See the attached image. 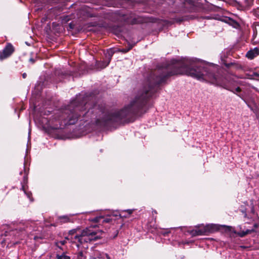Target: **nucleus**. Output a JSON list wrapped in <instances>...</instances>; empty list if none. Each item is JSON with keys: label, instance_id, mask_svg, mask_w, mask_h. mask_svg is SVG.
Listing matches in <instances>:
<instances>
[{"label": "nucleus", "instance_id": "1", "mask_svg": "<svg viewBox=\"0 0 259 259\" xmlns=\"http://www.w3.org/2000/svg\"><path fill=\"white\" fill-rule=\"evenodd\" d=\"M174 75L173 59L170 65L158 67L152 72L143 81L135 99L120 110L109 109L105 103L96 102V97L92 94H79L65 108L58 111L50 120L42 118L41 126L58 130L78 121L80 124L87 122L101 127L133 122L137 116L146 112L148 101L157 92L159 85Z\"/></svg>", "mask_w": 259, "mask_h": 259}, {"label": "nucleus", "instance_id": "2", "mask_svg": "<svg viewBox=\"0 0 259 259\" xmlns=\"http://www.w3.org/2000/svg\"><path fill=\"white\" fill-rule=\"evenodd\" d=\"M103 232L101 230L97 231L93 230L91 228H86L83 230L80 235H76L74 237L80 244L96 241L101 238Z\"/></svg>", "mask_w": 259, "mask_h": 259}, {"label": "nucleus", "instance_id": "3", "mask_svg": "<svg viewBox=\"0 0 259 259\" xmlns=\"http://www.w3.org/2000/svg\"><path fill=\"white\" fill-rule=\"evenodd\" d=\"M242 71L245 73L246 78L250 79L259 80V72L255 68H252L243 64Z\"/></svg>", "mask_w": 259, "mask_h": 259}, {"label": "nucleus", "instance_id": "4", "mask_svg": "<svg viewBox=\"0 0 259 259\" xmlns=\"http://www.w3.org/2000/svg\"><path fill=\"white\" fill-rule=\"evenodd\" d=\"M214 226L213 225H206L201 229H196L195 230H192L190 231V233L192 236H198L205 234L207 233L212 232L214 229Z\"/></svg>", "mask_w": 259, "mask_h": 259}, {"label": "nucleus", "instance_id": "5", "mask_svg": "<svg viewBox=\"0 0 259 259\" xmlns=\"http://www.w3.org/2000/svg\"><path fill=\"white\" fill-rule=\"evenodd\" d=\"M14 51L13 46L10 43L7 44L4 49L0 51V60L3 61L10 57Z\"/></svg>", "mask_w": 259, "mask_h": 259}, {"label": "nucleus", "instance_id": "6", "mask_svg": "<svg viewBox=\"0 0 259 259\" xmlns=\"http://www.w3.org/2000/svg\"><path fill=\"white\" fill-rule=\"evenodd\" d=\"M81 14H82L84 17H96L99 16V13L95 12L93 8H90L85 6L81 8Z\"/></svg>", "mask_w": 259, "mask_h": 259}, {"label": "nucleus", "instance_id": "7", "mask_svg": "<svg viewBox=\"0 0 259 259\" xmlns=\"http://www.w3.org/2000/svg\"><path fill=\"white\" fill-rule=\"evenodd\" d=\"M258 56H259V46L250 49L245 55V57L249 60H253Z\"/></svg>", "mask_w": 259, "mask_h": 259}, {"label": "nucleus", "instance_id": "8", "mask_svg": "<svg viewBox=\"0 0 259 259\" xmlns=\"http://www.w3.org/2000/svg\"><path fill=\"white\" fill-rule=\"evenodd\" d=\"M222 63L224 64L227 68H230L232 66L236 69H240L241 70L243 69V64H240L234 62L227 63V62L223 59H222Z\"/></svg>", "mask_w": 259, "mask_h": 259}, {"label": "nucleus", "instance_id": "9", "mask_svg": "<svg viewBox=\"0 0 259 259\" xmlns=\"http://www.w3.org/2000/svg\"><path fill=\"white\" fill-rule=\"evenodd\" d=\"M253 0H242L239 2L240 7L242 10H248L252 5Z\"/></svg>", "mask_w": 259, "mask_h": 259}, {"label": "nucleus", "instance_id": "10", "mask_svg": "<svg viewBox=\"0 0 259 259\" xmlns=\"http://www.w3.org/2000/svg\"><path fill=\"white\" fill-rule=\"evenodd\" d=\"M223 21L234 28H237L239 27V24L236 21L230 18H225L223 19Z\"/></svg>", "mask_w": 259, "mask_h": 259}, {"label": "nucleus", "instance_id": "11", "mask_svg": "<svg viewBox=\"0 0 259 259\" xmlns=\"http://www.w3.org/2000/svg\"><path fill=\"white\" fill-rule=\"evenodd\" d=\"M135 210V209L122 210H121L118 215L120 218H128L131 214L133 213Z\"/></svg>", "mask_w": 259, "mask_h": 259}, {"label": "nucleus", "instance_id": "12", "mask_svg": "<svg viewBox=\"0 0 259 259\" xmlns=\"http://www.w3.org/2000/svg\"><path fill=\"white\" fill-rule=\"evenodd\" d=\"M24 175L23 176V182H21L22 188L24 190V192L25 193V194H28L26 193V192L25 191V190H24V187H25V185H26L27 183V180H28L27 175H28V170H26V169L25 167V166H24Z\"/></svg>", "mask_w": 259, "mask_h": 259}, {"label": "nucleus", "instance_id": "13", "mask_svg": "<svg viewBox=\"0 0 259 259\" xmlns=\"http://www.w3.org/2000/svg\"><path fill=\"white\" fill-rule=\"evenodd\" d=\"M255 232V230L254 229H247L245 231H241L239 232L237 234L239 236L241 237H244L247 234H251L252 232Z\"/></svg>", "mask_w": 259, "mask_h": 259}, {"label": "nucleus", "instance_id": "14", "mask_svg": "<svg viewBox=\"0 0 259 259\" xmlns=\"http://www.w3.org/2000/svg\"><path fill=\"white\" fill-rule=\"evenodd\" d=\"M71 216V215H62V216L58 217V220L60 221V222L61 223H66L70 222L71 221L70 218Z\"/></svg>", "mask_w": 259, "mask_h": 259}, {"label": "nucleus", "instance_id": "15", "mask_svg": "<svg viewBox=\"0 0 259 259\" xmlns=\"http://www.w3.org/2000/svg\"><path fill=\"white\" fill-rule=\"evenodd\" d=\"M110 63L109 60H107L106 61H102L98 63L97 65L98 66L100 67L101 69H103L107 67Z\"/></svg>", "mask_w": 259, "mask_h": 259}, {"label": "nucleus", "instance_id": "16", "mask_svg": "<svg viewBox=\"0 0 259 259\" xmlns=\"http://www.w3.org/2000/svg\"><path fill=\"white\" fill-rule=\"evenodd\" d=\"M114 54V52L112 50H107V53L106 54V57L108 58V60L110 61L111 59Z\"/></svg>", "mask_w": 259, "mask_h": 259}, {"label": "nucleus", "instance_id": "17", "mask_svg": "<svg viewBox=\"0 0 259 259\" xmlns=\"http://www.w3.org/2000/svg\"><path fill=\"white\" fill-rule=\"evenodd\" d=\"M57 259H70V257L63 253L61 255L57 254Z\"/></svg>", "mask_w": 259, "mask_h": 259}, {"label": "nucleus", "instance_id": "18", "mask_svg": "<svg viewBox=\"0 0 259 259\" xmlns=\"http://www.w3.org/2000/svg\"><path fill=\"white\" fill-rule=\"evenodd\" d=\"M134 45V44H128V48L122 49L121 50V52L123 53H126L131 50Z\"/></svg>", "mask_w": 259, "mask_h": 259}, {"label": "nucleus", "instance_id": "19", "mask_svg": "<svg viewBox=\"0 0 259 259\" xmlns=\"http://www.w3.org/2000/svg\"><path fill=\"white\" fill-rule=\"evenodd\" d=\"M103 219V217L102 216H98L92 219L91 221L95 223H98L100 222Z\"/></svg>", "mask_w": 259, "mask_h": 259}, {"label": "nucleus", "instance_id": "20", "mask_svg": "<svg viewBox=\"0 0 259 259\" xmlns=\"http://www.w3.org/2000/svg\"><path fill=\"white\" fill-rule=\"evenodd\" d=\"M91 259H103L102 254L98 253L96 256H91Z\"/></svg>", "mask_w": 259, "mask_h": 259}, {"label": "nucleus", "instance_id": "21", "mask_svg": "<svg viewBox=\"0 0 259 259\" xmlns=\"http://www.w3.org/2000/svg\"><path fill=\"white\" fill-rule=\"evenodd\" d=\"M127 22L128 23H131L132 24H134L138 23L139 21L138 20V19L137 18L134 17L132 20H128Z\"/></svg>", "mask_w": 259, "mask_h": 259}, {"label": "nucleus", "instance_id": "22", "mask_svg": "<svg viewBox=\"0 0 259 259\" xmlns=\"http://www.w3.org/2000/svg\"><path fill=\"white\" fill-rule=\"evenodd\" d=\"M66 243V241L65 240H62V241H58L56 243V245L58 247H60L59 245H64L65 243Z\"/></svg>", "mask_w": 259, "mask_h": 259}, {"label": "nucleus", "instance_id": "23", "mask_svg": "<svg viewBox=\"0 0 259 259\" xmlns=\"http://www.w3.org/2000/svg\"><path fill=\"white\" fill-rule=\"evenodd\" d=\"M102 220H103L102 222L106 223H109L110 222H111V221H112V219L109 218H103V219Z\"/></svg>", "mask_w": 259, "mask_h": 259}, {"label": "nucleus", "instance_id": "24", "mask_svg": "<svg viewBox=\"0 0 259 259\" xmlns=\"http://www.w3.org/2000/svg\"><path fill=\"white\" fill-rule=\"evenodd\" d=\"M102 256H103V259H105V257H106L107 259H110V256L108 255V254H107L106 253H102Z\"/></svg>", "mask_w": 259, "mask_h": 259}, {"label": "nucleus", "instance_id": "25", "mask_svg": "<svg viewBox=\"0 0 259 259\" xmlns=\"http://www.w3.org/2000/svg\"><path fill=\"white\" fill-rule=\"evenodd\" d=\"M68 27L70 30L73 29L74 28V25L72 23H69Z\"/></svg>", "mask_w": 259, "mask_h": 259}, {"label": "nucleus", "instance_id": "26", "mask_svg": "<svg viewBox=\"0 0 259 259\" xmlns=\"http://www.w3.org/2000/svg\"><path fill=\"white\" fill-rule=\"evenodd\" d=\"M257 35V30L256 29L253 30V37L255 38L256 36Z\"/></svg>", "mask_w": 259, "mask_h": 259}, {"label": "nucleus", "instance_id": "27", "mask_svg": "<svg viewBox=\"0 0 259 259\" xmlns=\"http://www.w3.org/2000/svg\"><path fill=\"white\" fill-rule=\"evenodd\" d=\"M75 230H70V231H69V234H71V235H72V234H73L74 233H75Z\"/></svg>", "mask_w": 259, "mask_h": 259}, {"label": "nucleus", "instance_id": "28", "mask_svg": "<svg viewBox=\"0 0 259 259\" xmlns=\"http://www.w3.org/2000/svg\"><path fill=\"white\" fill-rule=\"evenodd\" d=\"M78 256H79L80 258L83 257V253H82V252H79L78 254Z\"/></svg>", "mask_w": 259, "mask_h": 259}, {"label": "nucleus", "instance_id": "29", "mask_svg": "<svg viewBox=\"0 0 259 259\" xmlns=\"http://www.w3.org/2000/svg\"><path fill=\"white\" fill-rule=\"evenodd\" d=\"M258 225L257 224H254L253 225V227L254 230L258 227Z\"/></svg>", "mask_w": 259, "mask_h": 259}, {"label": "nucleus", "instance_id": "30", "mask_svg": "<svg viewBox=\"0 0 259 259\" xmlns=\"http://www.w3.org/2000/svg\"><path fill=\"white\" fill-rule=\"evenodd\" d=\"M27 76V74L26 73H24L23 74H22V77L23 78H25Z\"/></svg>", "mask_w": 259, "mask_h": 259}, {"label": "nucleus", "instance_id": "31", "mask_svg": "<svg viewBox=\"0 0 259 259\" xmlns=\"http://www.w3.org/2000/svg\"><path fill=\"white\" fill-rule=\"evenodd\" d=\"M227 228H228V231H231V227H229V226H228V227H227Z\"/></svg>", "mask_w": 259, "mask_h": 259}, {"label": "nucleus", "instance_id": "32", "mask_svg": "<svg viewBox=\"0 0 259 259\" xmlns=\"http://www.w3.org/2000/svg\"><path fill=\"white\" fill-rule=\"evenodd\" d=\"M39 238V237H38V236H35L34 237V239L36 240V239H37V238Z\"/></svg>", "mask_w": 259, "mask_h": 259}, {"label": "nucleus", "instance_id": "33", "mask_svg": "<svg viewBox=\"0 0 259 259\" xmlns=\"http://www.w3.org/2000/svg\"><path fill=\"white\" fill-rule=\"evenodd\" d=\"M30 61H31L32 63H34V60L33 59H32V58H31L30 59Z\"/></svg>", "mask_w": 259, "mask_h": 259}, {"label": "nucleus", "instance_id": "34", "mask_svg": "<svg viewBox=\"0 0 259 259\" xmlns=\"http://www.w3.org/2000/svg\"><path fill=\"white\" fill-rule=\"evenodd\" d=\"M63 20H65V21H68V20H69V19H66V18H64Z\"/></svg>", "mask_w": 259, "mask_h": 259}, {"label": "nucleus", "instance_id": "35", "mask_svg": "<svg viewBox=\"0 0 259 259\" xmlns=\"http://www.w3.org/2000/svg\"><path fill=\"white\" fill-rule=\"evenodd\" d=\"M77 259H83V257H79V256H77Z\"/></svg>", "mask_w": 259, "mask_h": 259}, {"label": "nucleus", "instance_id": "36", "mask_svg": "<svg viewBox=\"0 0 259 259\" xmlns=\"http://www.w3.org/2000/svg\"><path fill=\"white\" fill-rule=\"evenodd\" d=\"M30 196H31V195H27V197H28V198H30Z\"/></svg>", "mask_w": 259, "mask_h": 259}, {"label": "nucleus", "instance_id": "37", "mask_svg": "<svg viewBox=\"0 0 259 259\" xmlns=\"http://www.w3.org/2000/svg\"><path fill=\"white\" fill-rule=\"evenodd\" d=\"M30 130H29V137L30 136Z\"/></svg>", "mask_w": 259, "mask_h": 259}, {"label": "nucleus", "instance_id": "38", "mask_svg": "<svg viewBox=\"0 0 259 259\" xmlns=\"http://www.w3.org/2000/svg\"><path fill=\"white\" fill-rule=\"evenodd\" d=\"M153 212H154V213H156V210L153 211Z\"/></svg>", "mask_w": 259, "mask_h": 259}, {"label": "nucleus", "instance_id": "39", "mask_svg": "<svg viewBox=\"0 0 259 259\" xmlns=\"http://www.w3.org/2000/svg\"><path fill=\"white\" fill-rule=\"evenodd\" d=\"M20 175H22V171H21V172H20Z\"/></svg>", "mask_w": 259, "mask_h": 259}, {"label": "nucleus", "instance_id": "40", "mask_svg": "<svg viewBox=\"0 0 259 259\" xmlns=\"http://www.w3.org/2000/svg\"><path fill=\"white\" fill-rule=\"evenodd\" d=\"M258 12H259V10H258Z\"/></svg>", "mask_w": 259, "mask_h": 259}]
</instances>
